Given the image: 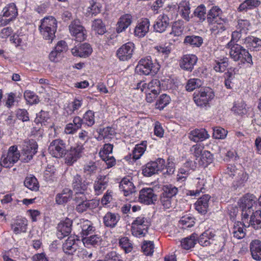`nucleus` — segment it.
<instances>
[{
	"label": "nucleus",
	"instance_id": "obj_1",
	"mask_svg": "<svg viewBox=\"0 0 261 261\" xmlns=\"http://www.w3.org/2000/svg\"><path fill=\"white\" fill-rule=\"evenodd\" d=\"M226 47L229 49L230 57L234 61H240L241 63H246L253 65L252 56L249 51L241 45L238 44H231L228 42Z\"/></svg>",
	"mask_w": 261,
	"mask_h": 261
},
{
	"label": "nucleus",
	"instance_id": "obj_2",
	"mask_svg": "<svg viewBox=\"0 0 261 261\" xmlns=\"http://www.w3.org/2000/svg\"><path fill=\"white\" fill-rule=\"evenodd\" d=\"M57 23L56 19L53 16L44 17L41 21L39 29L43 38L49 41V43L55 37V33L57 30Z\"/></svg>",
	"mask_w": 261,
	"mask_h": 261
},
{
	"label": "nucleus",
	"instance_id": "obj_3",
	"mask_svg": "<svg viewBox=\"0 0 261 261\" xmlns=\"http://www.w3.org/2000/svg\"><path fill=\"white\" fill-rule=\"evenodd\" d=\"M159 70V65L153 64L150 56L141 59L136 68V71L138 73L145 75L155 74Z\"/></svg>",
	"mask_w": 261,
	"mask_h": 261
},
{
	"label": "nucleus",
	"instance_id": "obj_4",
	"mask_svg": "<svg viewBox=\"0 0 261 261\" xmlns=\"http://www.w3.org/2000/svg\"><path fill=\"white\" fill-rule=\"evenodd\" d=\"M85 148L83 144L77 143L71 146L69 149H66L65 155V163L68 166H72L79 159L82 157Z\"/></svg>",
	"mask_w": 261,
	"mask_h": 261
},
{
	"label": "nucleus",
	"instance_id": "obj_5",
	"mask_svg": "<svg viewBox=\"0 0 261 261\" xmlns=\"http://www.w3.org/2000/svg\"><path fill=\"white\" fill-rule=\"evenodd\" d=\"M149 222L146 218L141 215L138 217L132 224V234L136 237H144L147 232Z\"/></svg>",
	"mask_w": 261,
	"mask_h": 261
},
{
	"label": "nucleus",
	"instance_id": "obj_6",
	"mask_svg": "<svg viewBox=\"0 0 261 261\" xmlns=\"http://www.w3.org/2000/svg\"><path fill=\"white\" fill-rule=\"evenodd\" d=\"M214 93L212 89L206 87L201 88L198 93H195L193 99L198 107H205L214 97Z\"/></svg>",
	"mask_w": 261,
	"mask_h": 261
},
{
	"label": "nucleus",
	"instance_id": "obj_7",
	"mask_svg": "<svg viewBox=\"0 0 261 261\" xmlns=\"http://www.w3.org/2000/svg\"><path fill=\"white\" fill-rule=\"evenodd\" d=\"M165 161L162 158H158L154 161L147 163L142 168V174L146 177L158 174L165 168Z\"/></svg>",
	"mask_w": 261,
	"mask_h": 261
},
{
	"label": "nucleus",
	"instance_id": "obj_8",
	"mask_svg": "<svg viewBox=\"0 0 261 261\" xmlns=\"http://www.w3.org/2000/svg\"><path fill=\"white\" fill-rule=\"evenodd\" d=\"M69 30L71 35L77 42H82L86 39L87 32L85 28L81 24L78 19L72 21L69 25Z\"/></svg>",
	"mask_w": 261,
	"mask_h": 261
},
{
	"label": "nucleus",
	"instance_id": "obj_9",
	"mask_svg": "<svg viewBox=\"0 0 261 261\" xmlns=\"http://www.w3.org/2000/svg\"><path fill=\"white\" fill-rule=\"evenodd\" d=\"M38 144L33 139L25 140L22 145V160L24 162H28L33 159L37 153Z\"/></svg>",
	"mask_w": 261,
	"mask_h": 261
},
{
	"label": "nucleus",
	"instance_id": "obj_10",
	"mask_svg": "<svg viewBox=\"0 0 261 261\" xmlns=\"http://www.w3.org/2000/svg\"><path fill=\"white\" fill-rule=\"evenodd\" d=\"M65 142L60 139L53 140L48 146V152L53 157L61 158L65 157L66 151Z\"/></svg>",
	"mask_w": 261,
	"mask_h": 261
},
{
	"label": "nucleus",
	"instance_id": "obj_11",
	"mask_svg": "<svg viewBox=\"0 0 261 261\" xmlns=\"http://www.w3.org/2000/svg\"><path fill=\"white\" fill-rule=\"evenodd\" d=\"M20 158V152L17 146L13 145L9 147L7 154L4 155L1 159V165L6 168H9L16 163Z\"/></svg>",
	"mask_w": 261,
	"mask_h": 261
},
{
	"label": "nucleus",
	"instance_id": "obj_12",
	"mask_svg": "<svg viewBox=\"0 0 261 261\" xmlns=\"http://www.w3.org/2000/svg\"><path fill=\"white\" fill-rule=\"evenodd\" d=\"M135 48L134 43L128 42L118 49L116 56L120 61H127L132 58Z\"/></svg>",
	"mask_w": 261,
	"mask_h": 261
},
{
	"label": "nucleus",
	"instance_id": "obj_13",
	"mask_svg": "<svg viewBox=\"0 0 261 261\" xmlns=\"http://www.w3.org/2000/svg\"><path fill=\"white\" fill-rule=\"evenodd\" d=\"M71 184L76 196L84 194L88 189L89 182L83 179L81 175L76 174L73 176Z\"/></svg>",
	"mask_w": 261,
	"mask_h": 261
},
{
	"label": "nucleus",
	"instance_id": "obj_14",
	"mask_svg": "<svg viewBox=\"0 0 261 261\" xmlns=\"http://www.w3.org/2000/svg\"><path fill=\"white\" fill-rule=\"evenodd\" d=\"M198 61L197 56L193 54L183 55L179 61V67L184 70L191 72Z\"/></svg>",
	"mask_w": 261,
	"mask_h": 261
},
{
	"label": "nucleus",
	"instance_id": "obj_15",
	"mask_svg": "<svg viewBox=\"0 0 261 261\" xmlns=\"http://www.w3.org/2000/svg\"><path fill=\"white\" fill-rule=\"evenodd\" d=\"M75 201L77 203L75 210L79 213H83L88 209L94 208V203L91 200H87L84 194L76 195Z\"/></svg>",
	"mask_w": 261,
	"mask_h": 261
},
{
	"label": "nucleus",
	"instance_id": "obj_16",
	"mask_svg": "<svg viewBox=\"0 0 261 261\" xmlns=\"http://www.w3.org/2000/svg\"><path fill=\"white\" fill-rule=\"evenodd\" d=\"M139 201L141 203L150 204L156 200V195L154 193L153 190L150 188H143L140 191Z\"/></svg>",
	"mask_w": 261,
	"mask_h": 261
},
{
	"label": "nucleus",
	"instance_id": "obj_17",
	"mask_svg": "<svg viewBox=\"0 0 261 261\" xmlns=\"http://www.w3.org/2000/svg\"><path fill=\"white\" fill-rule=\"evenodd\" d=\"M72 221L69 218H66L64 221L59 223L57 226V235L59 239H62L66 236H68L71 231Z\"/></svg>",
	"mask_w": 261,
	"mask_h": 261
},
{
	"label": "nucleus",
	"instance_id": "obj_18",
	"mask_svg": "<svg viewBox=\"0 0 261 261\" xmlns=\"http://www.w3.org/2000/svg\"><path fill=\"white\" fill-rule=\"evenodd\" d=\"M170 23V18L167 14L164 13L161 14L156 19L153 28L155 32L159 33L164 32Z\"/></svg>",
	"mask_w": 261,
	"mask_h": 261
},
{
	"label": "nucleus",
	"instance_id": "obj_19",
	"mask_svg": "<svg viewBox=\"0 0 261 261\" xmlns=\"http://www.w3.org/2000/svg\"><path fill=\"white\" fill-rule=\"evenodd\" d=\"M109 178L106 175H98L93 184L95 195H99L108 187Z\"/></svg>",
	"mask_w": 261,
	"mask_h": 261
},
{
	"label": "nucleus",
	"instance_id": "obj_20",
	"mask_svg": "<svg viewBox=\"0 0 261 261\" xmlns=\"http://www.w3.org/2000/svg\"><path fill=\"white\" fill-rule=\"evenodd\" d=\"M150 23L147 18H144L138 22L134 30V35L139 38L144 37L148 32Z\"/></svg>",
	"mask_w": 261,
	"mask_h": 261
},
{
	"label": "nucleus",
	"instance_id": "obj_21",
	"mask_svg": "<svg viewBox=\"0 0 261 261\" xmlns=\"http://www.w3.org/2000/svg\"><path fill=\"white\" fill-rule=\"evenodd\" d=\"M222 11L218 6H213L208 12L206 20L208 24L215 23L223 19Z\"/></svg>",
	"mask_w": 261,
	"mask_h": 261
},
{
	"label": "nucleus",
	"instance_id": "obj_22",
	"mask_svg": "<svg viewBox=\"0 0 261 261\" xmlns=\"http://www.w3.org/2000/svg\"><path fill=\"white\" fill-rule=\"evenodd\" d=\"M77 239H75L74 236H70L68 237L63 243L62 248L63 251L67 254H73L78 249V245L76 243Z\"/></svg>",
	"mask_w": 261,
	"mask_h": 261
},
{
	"label": "nucleus",
	"instance_id": "obj_23",
	"mask_svg": "<svg viewBox=\"0 0 261 261\" xmlns=\"http://www.w3.org/2000/svg\"><path fill=\"white\" fill-rule=\"evenodd\" d=\"M132 16L128 14L122 15L119 19L116 24V32L120 33L124 31L132 23Z\"/></svg>",
	"mask_w": 261,
	"mask_h": 261
},
{
	"label": "nucleus",
	"instance_id": "obj_24",
	"mask_svg": "<svg viewBox=\"0 0 261 261\" xmlns=\"http://www.w3.org/2000/svg\"><path fill=\"white\" fill-rule=\"evenodd\" d=\"M130 177H124L119 184V189L124 196H127L135 192V187Z\"/></svg>",
	"mask_w": 261,
	"mask_h": 261
},
{
	"label": "nucleus",
	"instance_id": "obj_25",
	"mask_svg": "<svg viewBox=\"0 0 261 261\" xmlns=\"http://www.w3.org/2000/svg\"><path fill=\"white\" fill-rule=\"evenodd\" d=\"M120 218L118 214L109 212L103 216V222L106 227L112 228L116 226Z\"/></svg>",
	"mask_w": 261,
	"mask_h": 261
},
{
	"label": "nucleus",
	"instance_id": "obj_26",
	"mask_svg": "<svg viewBox=\"0 0 261 261\" xmlns=\"http://www.w3.org/2000/svg\"><path fill=\"white\" fill-rule=\"evenodd\" d=\"M209 137L207 131L204 129H195L189 135V139L195 142L203 141L208 139Z\"/></svg>",
	"mask_w": 261,
	"mask_h": 261
},
{
	"label": "nucleus",
	"instance_id": "obj_27",
	"mask_svg": "<svg viewBox=\"0 0 261 261\" xmlns=\"http://www.w3.org/2000/svg\"><path fill=\"white\" fill-rule=\"evenodd\" d=\"M89 4L86 12L87 16H95L100 13L102 6L99 0H90Z\"/></svg>",
	"mask_w": 261,
	"mask_h": 261
},
{
	"label": "nucleus",
	"instance_id": "obj_28",
	"mask_svg": "<svg viewBox=\"0 0 261 261\" xmlns=\"http://www.w3.org/2000/svg\"><path fill=\"white\" fill-rule=\"evenodd\" d=\"M211 197L208 195H204L198 199L195 203V209L200 214H205L208 210V202Z\"/></svg>",
	"mask_w": 261,
	"mask_h": 261
},
{
	"label": "nucleus",
	"instance_id": "obj_29",
	"mask_svg": "<svg viewBox=\"0 0 261 261\" xmlns=\"http://www.w3.org/2000/svg\"><path fill=\"white\" fill-rule=\"evenodd\" d=\"M211 25L210 31L214 35H217L224 31L228 27V20L226 18L218 21L215 23L209 24Z\"/></svg>",
	"mask_w": 261,
	"mask_h": 261
},
{
	"label": "nucleus",
	"instance_id": "obj_30",
	"mask_svg": "<svg viewBox=\"0 0 261 261\" xmlns=\"http://www.w3.org/2000/svg\"><path fill=\"white\" fill-rule=\"evenodd\" d=\"M78 225H80L82 229L81 234L82 238L92 233L94 231L93 223L87 219H80Z\"/></svg>",
	"mask_w": 261,
	"mask_h": 261
},
{
	"label": "nucleus",
	"instance_id": "obj_31",
	"mask_svg": "<svg viewBox=\"0 0 261 261\" xmlns=\"http://www.w3.org/2000/svg\"><path fill=\"white\" fill-rule=\"evenodd\" d=\"M72 191L69 188L64 189L62 192L57 194L56 202L58 204H63L69 201L72 198Z\"/></svg>",
	"mask_w": 261,
	"mask_h": 261
},
{
	"label": "nucleus",
	"instance_id": "obj_32",
	"mask_svg": "<svg viewBox=\"0 0 261 261\" xmlns=\"http://www.w3.org/2000/svg\"><path fill=\"white\" fill-rule=\"evenodd\" d=\"M27 221L25 218H17L13 223L11 224V228L15 234L26 231Z\"/></svg>",
	"mask_w": 261,
	"mask_h": 261
},
{
	"label": "nucleus",
	"instance_id": "obj_33",
	"mask_svg": "<svg viewBox=\"0 0 261 261\" xmlns=\"http://www.w3.org/2000/svg\"><path fill=\"white\" fill-rule=\"evenodd\" d=\"M99 168L98 164L96 162L90 161L84 164L83 172L87 177H90L96 174Z\"/></svg>",
	"mask_w": 261,
	"mask_h": 261
},
{
	"label": "nucleus",
	"instance_id": "obj_34",
	"mask_svg": "<svg viewBox=\"0 0 261 261\" xmlns=\"http://www.w3.org/2000/svg\"><path fill=\"white\" fill-rule=\"evenodd\" d=\"M141 91H148L150 92H155L160 93L161 92V83L160 81L158 79H153L148 83H145L142 88Z\"/></svg>",
	"mask_w": 261,
	"mask_h": 261
},
{
	"label": "nucleus",
	"instance_id": "obj_35",
	"mask_svg": "<svg viewBox=\"0 0 261 261\" xmlns=\"http://www.w3.org/2000/svg\"><path fill=\"white\" fill-rule=\"evenodd\" d=\"M250 249L252 257L257 260H261V242L258 240L252 241Z\"/></svg>",
	"mask_w": 261,
	"mask_h": 261
},
{
	"label": "nucleus",
	"instance_id": "obj_36",
	"mask_svg": "<svg viewBox=\"0 0 261 261\" xmlns=\"http://www.w3.org/2000/svg\"><path fill=\"white\" fill-rule=\"evenodd\" d=\"M256 200L257 198L254 195L247 194L240 199V207L241 208H253Z\"/></svg>",
	"mask_w": 261,
	"mask_h": 261
},
{
	"label": "nucleus",
	"instance_id": "obj_37",
	"mask_svg": "<svg viewBox=\"0 0 261 261\" xmlns=\"http://www.w3.org/2000/svg\"><path fill=\"white\" fill-rule=\"evenodd\" d=\"M196 190H190L188 194L190 196H198L200 193L205 192V186L206 183V179L204 178H197L195 181Z\"/></svg>",
	"mask_w": 261,
	"mask_h": 261
},
{
	"label": "nucleus",
	"instance_id": "obj_38",
	"mask_svg": "<svg viewBox=\"0 0 261 261\" xmlns=\"http://www.w3.org/2000/svg\"><path fill=\"white\" fill-rule=\"evenodd\" d=\"M178 12L179 15L187 21L190 19V7L189 3L186 1L181 2L178 7Z\"/></svg>",
	"mask_w": 261,
	"mask_h": 261
},
{
	"label": "nucleus",
	"instance_id": "obj_39",
	"mask_svg": "<svg viewBox=\"0 0 261 261\" xmlns=\"http://www.w3.org/2000/svg\"><path fill=\"white\" fill-rule=\"evenodd\" d=\"M197 235L193 233L191 236L183 239L180 242L181 247L186 250H189L194 247L196 244Z\"/></svg>",
	"mask_w": 261,
	"mask_h": 261
},
{
	"label": "nucleus",
	"instance_id": "obj_40",
	"mask_svg": "<svg viewBox=\"0 0 261 261\" xmlns=\"http://www.w3.org/2000/svg\"><path fill=\"white\" fill-rule=\"evenodd\" d=\"M3 16L9 17L12 19L16 18L18 14L17 9L15 4L7 5L3 10Z\"/></svg>",
	"mask_w": 261,
	"mask_h": 261
},
{
	"label": "nucleus",
	"instance_id": "obj_41",
	"mask_svg": "<svg viewBox=\"0 0 261 261\" xmlns=\"http://www.w3.org/2000/svg\"><path fill=\"white\" fill-rule=\"evenodd\" d=\"M160 202L163 207V208L167 210L174 208L176 204V199L175 197H170L161 194L160 197Z\"/></svg>",
	"mask_w": 261,
	"mask_h": 261
},
{
	"label": "nucleus",
	"instance_id": "obj_42",
	"mask_svg": "<svg viewBox=\"0 0 261 261\" xmlns=\"http://www.w3.org/2000/svg\"><path fill=\"white\" fill-rule=\"evenodd\" d=\"M184 29V21L180 20L175 21L172 27V31L169 34L168 37L172 36L179 37L183 33Z\"/></svg>",
	"mask_w": 261,
	"mask_h": 261
},
{
	"label": "nucleus",
	"instance_id": "obj_43",
	"mask_svg": "<svg viewBox=\"0 0 261 261\" xmlns=\"http://www.w3.org/2000/svg\"><path fill=\"white\" fill-rule=\"evenodd\" d=\"M184 43L193 47H200L203 43V39L199 36L191 35L185 37Z\"/></svg>",
	"mask_w": 261,
	"mask_h": 261
},
{
	"label": "nucleus",
	"instance_id": "obj_44",
	"mask_svg": "<svg viewBox=\"0 0 261 261\" xmlns=\"http://www.w3.org/2000/svg\"><path fill=\"white\" fill-rule=\"evenodd\" d=\"M232 233L234 238L241 239L245 237L246 232L244 228V224L240 222L235 223L232 228Z\"/></svg>",
	"mask_w": 261,
	"mask_h": 261
},
{
	"label": "nucleus",
	"instance_id": "obj_45",
	"mask_svg": "<svg viewBox=\"0 0 261 261\" xmlns=\"http://www.w3.org/2000/svg\"><path fill=\"white\" fill-rule=\"evenodd\" d=\"M147 141H142L141 143L137 144L133 151V158L137 160L139 159L146 149Z\"/></svg>",
	"mask_w": 261,
	"mask_h": 261
},
{
	"label": "nucleus",
	"instance_id": "obj_46",
	"mask_svg": "<svg viewBox=\"0 0 261 261\" xmlns=\"http://www.w3.org/2000/svg\"><path fill=\"white\" fill-rule=\"evenodd\" d=\"M92 30L99 35H103L106 32L105 23L101 19H95L92 22Z\"/></svg>",
	"mask_w": 261,
	"mask_h": 261
},
{
	"label": "nucleus",
	"instance_id": "obj_47",
	"mask_svg": "<svg viewBox=\"0 0 261 261\" xmlns=\"http://www.w3.org/2000/svg\"><path fill=\"white\" fill-rule=\"evenodd\" d=\"M98 133L99 134V136L97 139L99 140L106 139H111L112 136H114L116 134L115 129L109 126L100 128L98 131Z\"/></svg>",
	"mask_w": 261,
	"mask_h": 261
},
{
	"label": "nucleus",
	"instance_id": "obj_48",
	"mask_svg": "<svg viewBox=\"0 0 261 261\" xmlns=\"http://www.w3.org/2000/svg\"><path fill=\"white\" fill-rule=\"evenodd\" d=\"M253 215L250 218L249 225H251L254 228L257 229L261 228L260 211L255 210Z\"/></svg>",
	"mask_w": 261,
	"mask_h": 261
},
{
	"label": "nucleus",
	"instance_id": "obj_49",
	"mask_svg": "<svg viewBox=\"0 0 261 261\" xmlns=\"http://www.w3.org/2000/svg\"><path fill=\"white\" fill-rule=\"evenodd\" d=\"M24 185L25 187L32 191H37L39 190V183L34 176H27L24 181Z\"/></svg>",
	"mask_w": 261,
	"mask_h": 261
},
{
	"label": "nucleus",
	"instance_id": "obj_50",
	"mask_svg": "<svg viewBox=\"0 0 261 261\" xmlns=\"http://www.w3.org/2000/svg\"><path fill=\"white\" fill-rule=\"evenodd\" d=\"M214 69L216 72H223L225 71L228 65V59L223 58L215 60Z\"/></svg>",
	"mask_w": 261,
	"mask_h": 261
},
{
	"label": "nucleus",
	"instance_id": "obj_51",
	"mask_svg": "<svg viewBox=\"0 0 261 261\" xmlns=\"http://www.w3.org/2000/svg\"><path fill=\"white\" fill-rule=\"evenodd\" d=\"M260 4L258 0H245L239 6L238 10L240 11H247L258 7Z\"/></svg>",
	"mask_w": 261,
	"mask_h": 261
},
{
	"label": "nucleus",
	"instance_id": "obj_52",
	"mask_svg": "<svg viewBox=\"0 0 261 261\" xmlns=\"http://www.w3.org/2000/svg\"><path fill=\"white\" fill-rule=\"evenodd\" d=\"M245 43L248 47L255 50H258L261 48V40L254 37H249L246 38Z\"/></svg>",
	"mask_w": 261,
	"mask_h": 261
},
{
	"label": "nucleus",
	"instance_id": "obj_53",
	"mask_svg": "<svg viewBox=\"0 0 261 261\" xmlns=\"http://www.w3.org/2000/svg\"><path fill=\"white\" fill-rule=\"evenodd\" d=\"M246 105L244 101H238L234 102L232 111L237 114L242 115L247 113Z\"/></svg>",
	"mask_w": 261,
	"mask_h": 261
},
{
	"label": "nucleus",
	"instance_id": "obj_54",
	"mask_svg": "<svg viewBox=\"0 0 261 261\" xmlns=\"http://www.w3.org/2000/svg\"><path fill=\"white\" fill-rule=\"evenodd\" d=\"M179 222L183 228H190L195 224V218L191 216L185 215L181 218Z\"/></svg>",
	"mask_w": 261,
	"mask_h": 261
},
{
	"label": "nucleus",
	"instance_id": "obj_55",
	"mask_svg": "<svg viewBox=\"0 0 261 261\" xmlns=\"http://www.w3.org/2000/svg\"><path fill=\"white\" fill-rule=\"evenodd\" d=\"M202 85V82L199 79L193 78L189 79L186 86V89L188 91H192L195 89L200 87Z\"/></svg>",
	"mask_w": 261,
	"mask_h": 261
},
{
	"label": "nucleus",
	"instance_id": "obj_56",
	"mask_svg": "<svg viewBox=\"0 0 261 261\" xmlns=\"http://www.w3.org/2000/svg\"><path fill=\"white\" fill-rule=\"evenodd\" d=\"M170 100L169 95L165 94H162L156 102V108L160 110H163L169 103Z\"/></svg>",
	"mask_w": 261,
	"mask_h": 261
},
{
	"label": "nucleus",
	"instance_id": "obj_57",
	"mask_svg": "<svg viewBox=\"0 0 261 261\" xmlns=\"http://www.w3.org/2000/svg\"><path fill=\"white\" fill-rule=\"evenodd\" d=\"M213 236L214 234L209 230H206L200 235L198 243L201 246H207L211 244L210 240Z\"/></svg>",
	"mask_w": 261,
	"mask_h": 261
},
{
	"label": "nucleus",
	"instance_id": "obj_58",
	"mask_svg": "<svg viewBox=\"0 0 261 261\" xmlns=\"http://www.w3.org/2000/svg\"><path fill=\"white\" fill-rule=\"evenodd\" d=\"M82 241L85 245L95 246L99 244L101 239L97 235H92L90 237L86 236L82 238Z\"/></svg>",
	"mask_w": 261,
	"mask_h": 261
},
{
	"label": "nucleus",
	"instance_id": "obj_59",
	"mask_svg": "<svg viewBox=\"0 0 261 261\" xmlns=\"http://www.w3.org/2000/svg\"><path fill=\"white\" fill-rule=\"evenodd\" d=\"M84 123L88 126L91 127L95 123L94 112L92 110H88L83 115Z\"/></svg>",
	"mask_w": 261,
	"mask_h": 261
},
{
	"label": "nucleus",
	"instance_id": "obj_60",
	"mask_svg": "<svg viewBox=\"0 0 261 261\" xmlns=\"http://www.w3.org/2000/svg\"><path fill=\"white\" fill-rule=\"evenodd\" d=\"M113 145L107 143L103 145L99 152V155L101 159H106V156L111 155L113 149Z\"/></svg>",
	"mask_w": 261,
	"mask_h": 261
},
{
	"label": "nucleus",
	"instance_id": "obj_61",
	"mask_svg": "<svg viewBox=\"0 0 261 261\" xmlns=\"http://www.w3.org/2000/svg\"><path fill=\"white\" fill-rule=\"evenodd\" d=\"M164 192L162 194L168 196L170 197H175V196L178 193V189L172 185H167L164 186Z\"/></svg>",
	"mask_w": 261,
	"mask_h": 261
},
{
	"label": "nucleus",
	"instance_id": "obj_62",
	"mask_svg": "<svg viewBox=\"0 0 261 261\" xmlns=\"http://www.w3.org/2000/svg\"><path fill=\"white\" fill-rule=\"evenodd\" d=\"M24 97L28 103L33 105L39 102L38 96L33 91L26 90L24 92Z\"/></svg>",
	"mask_w": 261,
	"mask_h": 261
},
{
	"label": "nucleus",
	"instance_id": "obj_63",
	"mask_svg": "<svg viewBox=\"0 0 261 261\" xmlns=\"http://www.w3.org/2000/svg\"><path fill=\"white\" fill-rule=\"evenodd\" d=\"M154 244L151 241H145L142 246V249L146 255H151L154 252Z\"/></svg>",
	"mask_w": 261,
	"mask_h": 261
},
{
	"label": "nucleus",
	"instance_id": "obj_64",
	"mask_svg": "<svg viewBox=\"0 0 261 261\" xmlns=\"http://www.w3.org/2000/svg\"><path fill=\"white\" fill-rule=\"evenodd\" d=\"M154 48L157 53L164 56L165 58H167L171 51V47L170 45L156 46Z\"/></svg>",
	"mask_w": 261,
	"mask_h": 261
}]
</instances>
